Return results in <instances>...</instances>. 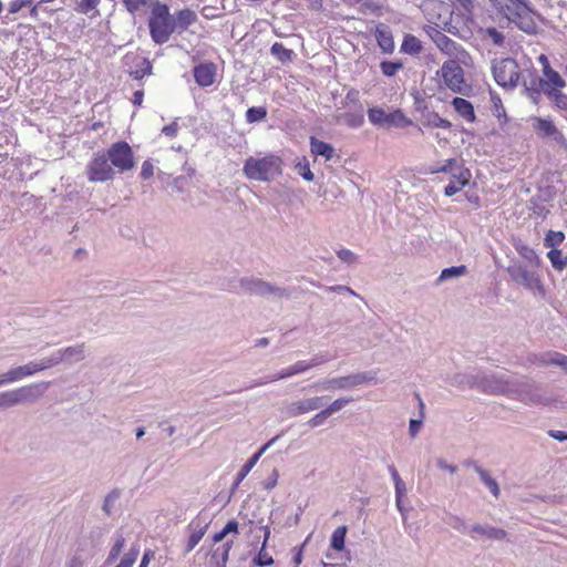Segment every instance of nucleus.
Listing matches in <instances>:
<instances>
[{
    "instance_id": "31",
    "label": "nucleus",
    "mask_w": 567,
    "mask_h": 567,
    "mask_svg": "<svg viewBox=\"0 0 567 567\" xmlns=\"http://www.w3.org/2000/svg\"><path fill=\"white\" fill-rule=\"evenodd\" d=\"M452 105L458 115H461L464 120L471 123L475 121V112L470 101L463 97H454Z\"/></svg>"
},
{
    "instance_id": "40",
    "label": "nucleus",
    "mask_w": 567,
    "mask_h": 567,
    "mask_svg": "<svg viewBox=\"0 0 567 567\" xmlns=\"http://www.w3.org/2000/svg\"><path fill=\"white\" fill-rule=\"evenodd\" d=\"M307 365L308 364H306V362L303 360L297 361L292 365H290L286 369H282L280 372H278L277 378H280L282 380V379H287L292 375H296V374L303 373V372L308 371Z\"/></svg>"
},
{
    "instance_id": "10",
    "label": "nucleus",
    "mask_w": 567,
    "mask_h": 567,
    "mask_svg": "<svg viewBox=\"0 0 567 567\" xmlns=\"http://www.w3.org/2000/svg\"><path fill=\"white\" fill-rule=\"evenodd\" d=\"M372 381H375L373 372H360L346 377L326 379L312 384L311 388L318 390H348Z\"/></svg>"
},
{
    "instance_id": "13",
    "label": "nucleus",
    "mask_w": 567,
    "mask_h": 567,
    "mask_svg": "<svg viewBox=\"0 0 567 567\" xmlns=\"http://www.w3.org/2000/svg\"><path fill=\"white\" fill-rule=\"evenodd\" d=\"M48 369H51L48 357L29 361L23 365L13 367L4 372V381H9V384L14 383Z\"/></svg>"
},
{
    "instance_id": "1",
    "label": "nucleus",
    "mask_w": 567,
    "mask_h": 567,
    "mask_svg": "<svg viewBox=\"0 0 567 567\" xmlns=\"http://www.w3.org/2000/svg\"><path fill=\"white\" fill-rule=\"evenodd\" d=\"M135 167L134 152L125 141L111 144L106 150L93 153L85 166V176L91 183L112 182L116 174Z\"/></svg>"
},
{
    "instance_id": "2",
    "label": "nucleus",
    "mask_w": 567,
    "mask_h": 567,
    "mask_svg": "<svg viewBox=\"0 0 567 567\" xmlns=\"http://www.w3.org/2000/svg\"><path fill=\"white\" fill-rule=\"evenodd\" d=\"M494 7L516 27L528 34L537 32L534 21L535 10L528 0H492Z\"/></svg>"
},
{
    "instance_id": "51",
    "label": "nucleus",
    "mask_w": 567,
    "mask_h": 567,
    "mask_svg": "<svg viewBox=\"0 0 567 567\" xmlns=\"http://www.w3.org/2000/svg\"><path fill=\"white\" fill-rule=\"evenodd\" d=\"M336 355H330L328 352H320L315 354L310 360H303L307 365V370H310L312 368H316L318 365H321L323 363L329 362L330 360L334 359Z\"/></svg>"
},
{
    "instance_id": "3",
    "label": "nucleus",
    "mask_w": 567,
    "mask_h": 567,
    "mask_svg": "<svg viewBox=\"0 0 567 567\" xmlns=\"http://www.w3.org/2000/svg\"><path fill=\"white\" fill-rule=\"evenodd\" d=\"M148 29L152 40L156 44L166 43L176 31L174 16L169 13L167 4L156 1L151 9Z\"/></svg>"
},
{
    "instance_id": "23",
    "label": "nucleus",
    "mask_w": 567,
    "mask_h": 567,
    "mask_svg": "<svg viewBox=\"0 0 567 567\" xmlns=\"http://www.w3.org/2000/svg\"><path fill=\"white\" fill-rule=\"evenodd\" d=\"M125 543H126V537H125L123 528L115 530L112 536V546H111L109 555L105 559V564L111 565L118 558V556L121 555V553L125 546Z\"/></svg>"
},
{
    "instance_id": "59",
    "label": "nucleus",
    "mask_w": 567,
    "mask_h": 567,
    "mask_svg": "<svg viewBox=\"0 0 567 567\" xmlns=\"http://www.w3.org/2000/svg\"><path fill=\"white\" fill-rule=\"evenodd\" d=\"M337 256L340 260L347 264H353L357 260V256L350 249L347 248L339 249L337 251Z\"/></svg>"
},
{
    "instance_id": "33",
    "label": "nucleus",
    "mask_w": 567,
    "mask_h": 567,
    "mask_svg": "<svg viewBox=\"0 0 567 567\" xmlns=\"http://www.w3.org/2000/svg\"><path fill=\"white\" fill-rule=\"evenodd\" d=\"M464 175L461 174V178H452V181L445 186L444 194L445 196H453L458 193L464 186H466L472 177L471 172H464Z\"/></svg>"
},
{
    "instance_id": "7",
    "label": "nucleus",
    "mask_w": 567,
    "mask_h": 567,
    "mask_svg": "<svg viewBox=\"0 0 567 567\" xmlns=\"http://www.w3.org/2000/svg\"><path fill=\"white\" fill-rule=\"evenodd\" d=\"M472 385L477 386L483 392L494 395H505L509 398L515 378L504 373L477 374L472 377Z\"/></svg>"
},
{
    "instance_id": "41",
    "label": "nucleus",
    "mask_w": 567,
    "mask_h": 567,
    "mask_svg": "<svg viewBox=\"0 0 567 567\" xmlns=\"http://www.w3.org/2000/svg\"><path fill=\"white\" fill-rule=\"evenodd\" d=\"M435 44L443 53L449 55L456 54L458 49V44L445 34L443 37H439V41Z\"/></svg>"
},
{
    "instance_id": "47",
    "label": "nucleus",
    "mask_w": 567,
    "mask_h": 567,
    "mask_svg": "<svg viewBox=\"0 0 567 567\" xmlns=\"http://www.w3.org/2000/svg\"><path fill=\"white\" fill-rule=\"evenodd\" d=\"M380 69L383 75L392 78L403 69V63L401 61H382Z\"/></svg>"
},
{
    "instance_id": "8",
    "label": "nucleus",
    "mask_w": 567,
    "mask_h": 567,
    "mask_svg": "<svg viewBox=\"0 0 567 567\" xmlns=\"http://www.w3.org/2000/svg\"><path fill=\"white\" fill-rule=\"evenodd\" d=\"M238 284L239 292L241 293H250L268 298L271 297L276 299L289 298L291 295L290 289L274 286L270 282L264 281L259 278L245 277L241 278Z\"/></svg>"
},
{
    "instance_id": "58",
    "label": "nucleus",
    "mask_w": 567,
    "mask_h": 567,
    "mask_svg": "<svg viewBox=\"0 0 567 567\" xmlns=\"http://www.w3.org/2000/svg\"><path fill=\"white\" fill-rule=\"evenodd\" d=\"M142 65L143 66L141 69H137L134 72H132V74L134 75V78L136 80L144 78L145 75L150 74L152 71L151 62L147 59H143Z\"/></svg>"
},
{
    "instance_id": "45",
    "label": "nucleus",
    "mask_w": 567,
    "mask_h": 567,
    "mask_svg": "<svg viewBox=\"0 0 567 567\" xmlns=\"http://www.w3.org/2000/svg\"><path fill=\"white\" fill-rule=\"evenodd\" d=\"M267 110L264 106H252L249 107L246 112V121L247 123H258L266 118Z\"/></svg>"
},
{
    "instance_id": "61",
    "label": "nucleus",
    "mask_w": 567,
    "mask_h": 567,
    "mask_svg": "<svg viewBox=\"0 0 567 567\" xmlns=\"http://www.w3.org/2000/svg\"><path fill=\"white\" fill-rule=\"evenodd\" d=\"M464 172H470V169L464 167L461 161L456 159L449 174H451L452 178H461L460 176L461 174L464 175Z\"/></svg>"
},
{
    "instance_id": "46",
    "label": "nucleus",
    "mask_w": 567,
    "mask_h": 567,
    "mask_svg": "<svg viewBox=\"0 0 567 567\" xmlns=\"http://www.w3.org/2000/svg\"><path fill=\"white\" fill-rule=\"evenodd\" d=\"M547 257L551 266L557 270H563L567 266V257H563L561 250L559 249H550L547 252Z\"/></svg>"
},
{
    "instance_id": "16",
    "label": "nucleus",
    "mask_w": 567,
    "mask_h": 567,
    "mask_svg": "<svg viewBox=\"0 0 567 567\" xmlns=\"http://www.w3.org/2000/svg\"><path fill=\"white\" fill-rule=\"evenodd\" d=\"M441 75L447 87L454 92H460L464 83V71L455 60H447L441 68Z\"/></svg>"
},
{
    "instance_id": "54",
    "label": "nucleus",
    "mask_w": 567,
    "mask_h": 567,
    "mask_svg": "<svg viewBox=\"0 0 567 567\" xmlns=\"http://www.w3.org/2000/svg\"><path fill=\"white\" fill-rule=\"evenodd\" d=\"M229 533H238V523L236 520H229L225 527L214 535V542H221Z\"/></svg>"
},
{
    "instance_id": "22",
    "label": "nucleus",
    "mask_w": 567,
    "mask_h": 567,
    "mask_svg": "<svg viewBox=\"0 0 567 567\" xmlns=\"http://www.w3.org/2000/svg\"><path fill=\"white\" fill-rule=\"evenodd\" d=\"M309 144L310 152L316 157L324 158L326 162L331 161L336 155V151L330 143L323 142L315 136L310 137Z\"/></svg>"
},
{
    "instance_id": "12",
    "label": "nucleus",
    "mask_w": 567,
    "mask_h": 567,
    "mask_svg": "<svg viewBox=\"0 0 567 567\" xmlns=\"http://www.w3.org/2000/svg\"><path fill=\"white\" fill-rule=\"evenodd\" d=\"M369 121L377 126L382 127H406L412 124V121L408 118L401 110L386 113L381 107H371L368 110Z\"/></svg>"
},
{
    "instance_id": "39",
    "label": "nucleus",
    "mask_w": 567,
    "mask_h": 567,
    "mask_svg": "<svg viewBox=\"0 0 567 567\" xmlns=\"http://www.w3.org/2000/svg\"><path fill=\"white\" fill-rule=\"evenodd\" d=\"M556 109L567 111V94L560 90H546L545 94Z\"/></svg>"
},
{
    "instance_id": "43",
    "label": "nucleus",
    "mask_w": 567,
    "mask_h": 567,
    "mask_svg": "<svg viewBox=\"0 0 567 567\" xmlns=\"http://www.w3.org/2000/svg\"><path fill=\"white\" fill-rule=\"evenodd\" d=\"M347 526H339L331 536V547L341 551L344 548L346 535H347Z\"/></svg>"
},
{
    "instance_id": "32",
    "label": "nucleus",
    "mask_w": 567,
    "mask_h": 567,
    "mask_svg": "<svg viewBox=\"0 0 567 567\" xmlns=\"http://www.w3.org/2000/svg\"><path fill=\"white\" fill-rule=\"evenodd\" d=\"M35 0H12L9 3L8 12L3 17L2 23H8L9 21H16L19 17L18 14L25 8L31 7V4Z\"/></svg>"
},
{
    "instance_id": "37",
    "label": "nucleus",
    "mask_w": 567,
    "mask_h": 567,
    "mask_svg": "<svg viewBox=\"0 0 567 567\" xmlns=\"http://www.w3.org/2000/svg\"><path fill=\"white\" fill-rule=\"evenodd\" d=\"M515 249L519 256L528 261L532 266L539 267L540 258L532 247L525 244H518L515 246Z\"/></svg>"
},
{
    "instance_id": "55",
    "label": "nucleus",
    "mask_w": 567,
    "mask_h": 567,
    "mask_svg": "<svg viewBox=\"0 0 567 567\" xmlns=\"http://www.w3.org/2000/svg\"><path fill=\"white\" fill-rule=\"evenodd\" d=\"M118 498H120V492L117 489H113L105 496L102 508L106 515L112 514V509Z\"/></svg>"
},
{
    "instance_id": "52",
    "label": "nucleus",
    "mask_w": 567,
    "mask_h": 567,
    "mask_svg": "<svg viewBox=\"0 0 567 567\" xmlns=\"http://www.w3.org/2000/svg\"><path fill=\"white\" fill-rule=\"evenodd\" d=\"M99 3H100V0H75L74 9L79 13L87 14L92 10L96 9Z\"/></svg>"
},
{
    "instance_id": "5",
    "label": "nucleus",
    "mask_w": 567,
    "mask_h": 567,
    "mask_svg": "<svg viewBox=\"0 0 567 567\" xmlns=\"http://www.w3.org/2000/svg\"><path fill=\"white\" fill-rule=\"evenodd\" d=\"M243 172L249 179L270 182L281 174V159L275 155L261 158L250 156L245 161Z\"/></svg>"
},
{
    "instance_id": "24",
    "label": "nucleus",
    "mask_w": 567,
    "mask_h": 567,
    "mask_svg": "<svg viewBox=\"0 0 567 567\" xmlns=\"http://www.w3.org/2000/svg\"><path fill=\"white\" fill-rule=\"evenodd\" d=\"M207 525V523L202 524L200 519H194L190 522L188 528H190L193 532L188 537L185 553L192 551L197 546L206 533Z\"/></svg>"
},
{
    "instance_id": "60",
    "label": "nucleus",
    "mask_w": 567,
    "mask_h": 567,
    "mask_svg": "<svg viewBox=\"0 0 567 567\" xmlns=\"http://www.w3.org/2000/svg\"><path fill=\"white\" fill-rule=\"evenodd\" d=\"M329 417V415L327 414V412L324 410H321L319 413H317L316 415H313L309 421H308V425L310 427H317V426H320L324 423V421Z\"/></svg>"
},
{
    "instance_id": "64",
    "label": "nucleus",
    "mask_w": 567,
    "mask_h": 567,
    "mask_svg": "<svg viewBox=\"0 0 567 567\" xmlns=\"http://www.w3.org/2000/svg\"><path fill=\"white\" fill-rule=\"evenodd\" d=\"M456 158H450L445 161L442 166H437L431 171V173H449L452 169V166L455 165Z\"/></svg>"
},
{
    "instance_id": "63",
    "label": "nucleus",
    "mask_w": 567,
    "mask_h": 567,
    "mask_svg": "<svg viewBox=\"0 0 567 567\" xmlns=\"http://www.w3.org/2000/svg\"><path fill=\"white\" fill-rule=\"evenodd\" d=\"M178 124L176 121L172 122L171 124L168 125H165L163 128H162V133L167 136V137H175L177 135V132H178Z\"/></svg>"
},
{
    "instance_id": "49",
    "label": "nucleus",
    "mask_w": 567,
    "mask_h": 567,
    "mask_svg": "<svg viewBox=\"0 0 567 567\" xmlns=\"http://www.w3.org/2000/svg\"><path fill=\"white\" fill-rule=\"evenodd\" d=\"M565 240V235L563 231H554L549 230L544 239V245L548 248L556 249V246H559Z\"/></svg>"
},
{
    "instance_id": "14",
    "label": "nucleus",
    "mask_w": 567,
    "mask_h": 567,
    "mask_svg": "<svg viewBox=\"0 0 567 567\" xmlns=\"http://www.w3.org/2000/svg\"><path fill=\"white\" fill-rule=\"evenodd\" d=\"M519 83L523 87V94L534 104H538L544 93V79L535 70H525L520 72Z\"/></svg>"
},
{
    "instance_id": "50",
    "label": "nucleus",
    "mask_w": 567,
    "mask_h": 567,
    "mask_svg": "<svg viewBox=\"0 0 567 567\" xmlns=\"http://www.w3.org/2000/svg\"><path fill=\"white\" fill-rule=\"evenodd\" d=\"M417 400H419V406H420V410H421V419H412L410 420V424H409V433L412 437H415L422 426V423H423V410H424V402L422 401V399L420 398L419 394H415Z\"/></svg>"
},
{
    "instance_id": "6",
    "label": "nucleus",
    "mask_w": 567,
    "mask_h": 567,
    "mask_svg": "<svg viewBox=\"0 0 567 567\" xmlns=\"http://www.w3.org/2000/svg\"><path fill=\"white\" fill-rule=\"evenodd\" d=\"M49 381H41L18 389L0 392V409L35 402L50 388Z\"/></svg>"
},
{
    "instance_id": "15",
    "label": "nucleus",
    "mask_w": 567,
    "mask_h": 567,
    "mask_svg": "<svg viewBox=\"0 0 567 567\" xmlns=\"http://www.w3.org/2000/svg\"><path fill=\"white\" fill-rule=\"evenodd\" d=\"M51 368L59 365L62 362L75 363L85 359V344L80 343L61 348L48 357Z\"/></svg>"
},
{
    "instance_id": "20",
    "label": "nucleus",
    "mask_w": 567,
    "mask_h": 567,
    "mask_svg": "<svg viewBox=\"0 0 567 567\" xmlns=\"http://www.w3.org/2000/svg\"><path fill=\"white\" fill-rule=\"evenodd\" d=\"M216 68L213 63H202L194 69V78L199 86H209L215 82Z\"/></svg>"
},
{
    "instance_id": "25",
    "label": "nucleus",
    "mask_w": 567,
    "mask_h": 567,
    "mask_svg": "<svg viewBox=\"0 0 567 567\" xmlns=\"http://www.w3.org/2000/svg\"><path fill=\"white\" fill-rule=\"evenodd\" d=\"M560 352L546 351L540 353H530L527 357V362L537 367L557 365Z\"/></svg>"
},
{
    "instance_id": "34",
    "label": "nucleus",
    "mask_w": 567,
    "mask_h": 567,
    "mask_svg": "<svg viewBox=\"0 0 567 567\" xmlns=\"http://www.w3.org/2000/svg\"><path fill=\"white\" fill-rule=\"evenodd\" d=\"M467 272L466 266H453L450 268H445L441 271L440 276L437 277L435 285H441L444 281L457 279L462 276H464Z\"/></svg>"
},
{
    "instance_id": "19",
    "label": "nucleus",
    "mask_w": 567,
    "mask_h": 567,
    "mask_svg": "<svg viewBox=\"0 0 567 567\" xmlns=\"http://www.w3.org/2000/svg\"><path fill=\"white\" fill-rule=\"evenodd\" d=\"M375 40L378 42L379 48L383 53L391 54L394 51V39L392 31L385 24H380L375 29Z\"/></svg>"
},
{
    "instance_id": "38",
    "label": "nucleus",
    "mask_w": 567,
    "mask_h": 567,
    "mask_svg": "<svg viewBox=\"0 0 567 567\" xmlns=\"http://www.w3.org/2000/svg\"><path fill=\"white\" fill-rule=\"evenodd\" d=\"M270 53L281 63H286L292 60L293 51L287 49L282 43L275 42L270 48Z\"/></svg>"
},
{
    "instance_id": "53",
    "label": "nucleus",
    "mask_w": 567,
    "mask_h": 567,
    "mask_svg": "<svg viewBox=\"0 0 567 567\" xmlns=\"http://www.w3.org/2000/svg\"><path fill=\"white\" fill-rule=\"evenodd\" d=\"M353 401L352 398H339L336 399L331 404H329L326 409H323L327 414L330 416L336 412L342 410L346 405Z\"/></svg>"
},
{
    "instance_id": "26",
    "label": "nucleus",
    "mask_w": 567,
    "mask_h": 567,
    "mask_svg": "<svg viewBox=\"0 0 567 567\" xmlns=\"http://www.w3.org/2000/svg\"><path fill=\"white\" fill-rule=\"evenodd\" d=\"M465 465L473 467V470L478 474L481 481L488 487V489L495 497L499 496L501 489L498 483L488 474L487 471H485L474 461H466Z\"/></svg>"
},
{
    "instance_id": "57",
    "label": "nucleus",
    "mask_w": 567,
    "mask_h": 567,
    "mask_svg": "<svg viewBox=\"0 0 567 567\" xmlns=\"http://www.w3.org/2000/svg\"><path fill=\"white\" fill-rule=\"evenodd\" d=\"M296 169L298 172V174L305 179V181H308V182H311L313 181V173L311 172L310 169V165H309V162H307L306 159L303 162H299L297 165H296Z\"/></svg>"
},
{
    "instance_id": "29",
    "label": "nucleus",
    "mask_w": 567,
    "mask_h": 567,
    "mask_svg": "<svg viewBox=\"0 0 567 567\" xmlns=\"http://www.w3.org/2000/svg\"><path fill=\"white\" fill-rule=\"evenodd\" d=\"M422 51L423 44L420 39L411 33L404 34L400 47L401 53L409 54L411 56H417Z\"/></svg>"
},
{
    "instance_id": "36",
    "label": "nucleus",
    "mask_w": 567,
    "mask_h": 567,
    "mask_svg": "<svg viewBox=\"0 0 567 567\" xmlns=\"http://www.w3.org/2000/svg\"><path fill=\"white\" fill-rule=\"evenodd\" d=\"M444 523L451 526L453 529L461 534L470 535L471 526L460 516L453 514H446L443 518Z\"/></svg>"
},
{
    "instance_id": "56",
    "label": "nucleus",
    "mask_w": 567,
    "mask_h": 567,
    "mask_svg": "<svg viewBox=\"0 0 567 567\" xmlns=\"http://www.w3.org/2000/svg\"><path fill=\"white\" fill-rule=\"evenodd\" d=\"M427 124L433 127L450 128L451 122L441 117L437 113H431L427 115Z\"/></svg>"
},
{
    "instance_id": "28",
    "label": "nucleus",
    "mask_w": 567,
    "mask_h": 567,
    "mask_svg": "<svg viewBox=\"0 0 567 567\" xmlns=\"http://www.w3.org/2000/svg\"><path fill=\"white\" fill-rule=\"evenodd\" d=\"M334 120L337 123L346 124L347 126H349L351 128H358L363 125L364 115H363L362 111L343 112V113H337L334 115Z\"/></svg>"
},
{
    "instance_id": "27",
    "label": "nucleus",
    "mask_w": 567,
    "mask_h": 567,
    "mask_svg": "<svg viewBox=\"0 0 567 567\" xmlns=\"http://www.w3.org/2000/svg\"><path fill=\"white\" fill-rule=\"evenodd\" d=\"M543 74L545 76L544 94H546V90H560L566 86V81L551 66H547L546 70H543Z\"/></svg>"
},
{
    "instance_id": "4",
    "label": "nucleus",
    "mask_w": 567,
    "mask_h": 567,
    "mask_svg": "<svg viewBox=\"0 0 567 567\" xmlns=\"http://www.w3.org/2000/svg\"><path fill=\"white\" fill-rule=\"evenodd\" d=\"M509 399L517 400L526 405H550L553 399L534 380L522 377L515 378Z\"/></svg>"
},
{
    "instance_id": "21",
    "label": "nucleus",
    "mask_w": 567,
    "mask_h": 567,
    "mask_svg": "<svg viewBox=\"0 0 567 567\" xmlns=\"http://www.w3.org/2000/svg\"><path fill=\"white\" fill-rule=\"evenodd\" d=\"M475 535L484 536L488 539L503 540L507 537V532L491 525L474 524L471 526L470 536L475 538Z\"/></svg>"
},
{
    "instance_id": "48",
    "label": "nucleus",
    "mask_w": 567,
    "mask_h": 567,
    "mask_svg": "<svg viewBox=\"0 0 567 567\" xmlns=\"http://www.w3.org/2000/svg\"><path fill=\"white\" fill-rule=\"evenodd\" d=\"M256 465V457H250L247 463L240 468V471L236 475V480L233 484L231 492L238 488L239 484L244 481V478L249 474L252 467Z\"/></svg>"
},
{
    "instance_id": "62",
    "label": "nucleus",
    "mask_w": 567,
    "mask_h": 567,
    "mask_svg": "<svg viewBox=\"0 0 567 567\" xmlns=\"http://www.w3.org/2000/svg\"><path fill=\"white\" fill-rule=\"evenodd\" d=\"M154 174V165L151 161H144L141 168V178L148 179Z\"/></svg>"
},
{
    "instance_id": "9",
    "label": "nucleus",
    "mask_w": 567,
    "mask_h": 567,
    "mask_svg": "<svg viewBox=\"0 0 567 567\" xmlns=\"http://www.w3.org/2000/svg\"><path fill=\"white\" fill-rule=\"evenodd\" d=\"M492 73L495 82L504 89L513 90L519 84V66L512 58L495 60L492 63Z\"/></svg>"
},
{
    "instance_id": "42",
    "label": "nucleus",
    "mask_w": 567,
    "mask_h": 567,
    "mask_svg": "<svg viewBox=\"0 0 567 567\" xmlns=\"http://www.w3.org/2000/svg\"><path fill=\"white\" fill-rule=\"evenodd\" d=\"M140 555V546L133 544L131 548L124 554L121 561L115 567H133Z\"/></svg>"
},
{
    "instance_id": "30",
    "label": "nucleus",
    "mask_w": 567,
    "mask_h": 567,
    "mask_svg": "<svg viewBox=\"0 0 567 567\" xmlns=\"http://www.w3.org/2000/svg\"><path fill=\"white\" fill-rule=\"evenodd\" d=\"M197 20V14L190 9L179 10L174 16L175 30L179 33L185 31L189 25L194 24Z\"/></svg>"
},
{
    "instance_id": "35",
    "label": "nucleus",
    "mask_w": 567,
    "mask_h": 567,
    "mask_svg": "<svg viewBox=\"0 0 567 567\" xmlns=\"http://www.w3.org/2000/svg\"><path fill=\"white\" fill-rule=\"evenodd\" d=\"M124 7L131 14H136L141 12H145L148 9H152V6L157 0H122Z\"/></svg>"
},
{
    "instance_id": "11",
    "label": "nucleus",
    "mask_w": 567,
    "mask_h": 567,
    "mask_svg": "<svg viewBox=\"0 0 567 567\" xmlns=\"http://www.w3.org/2000/svg\"><path fill=\"white\" fill-rule=\"evenodd\" d=\"M507 272L512 280L522 285L525 289L540 296L545 295L539 276L535 271L528 270L524 265L513 264L507 268Z\"/></svg>"
},
{
    "instance_id": "44",
    "label": "nucleus",
    "mask_w": 567,
    "mask_h": 567,
    "mask_svg": "<svg viewBox=\"0 0 567 567\" xmlns=\"http://www.w3.org/2000/svg\"><path fill=\"white\" fill-rule=\"evenodd\" d=\"M268 536H269V530L267 529L264 545H262L261 549L259 550L258 555L254 558V564L257 565L258 567H266V566H270L274 564L272 557L265 549V545L268 539Z\"/></svg>"
},
{
    "instance_id": "17",
    "label": "nucleus",
    "mask_w": 567,
    "mask_h": 567,
    "mask_svg": "<svg viewBox=\"0 0 567 567\" xmlns=\"http://www.w3.org/2000/svg\"><path fill=\"white\" fill-rule=\"evenodd\" d=\"M327 396H312L305 398L298 401H295L289 404L287 409V413L291 417H296L308 412L321 409L323 406V401Z\"/></svg>"
},
{
    "instance_id": "18",
    "label": "nucleus",
    "mask_w": 567,
    "mask_h": 567,
    "mask_svg": "<svg viewBox=\"0 0 567 567\" xmlns=\"http://www.w3.org/2000/svg\"><path fill=\"white\" fill-rule=\"evenodd\" d=\"M533 128L543 137H554L557 143L566 144L564 135L557 130L550 118L533 117Z\"/></svg>"
}]
</instances>
